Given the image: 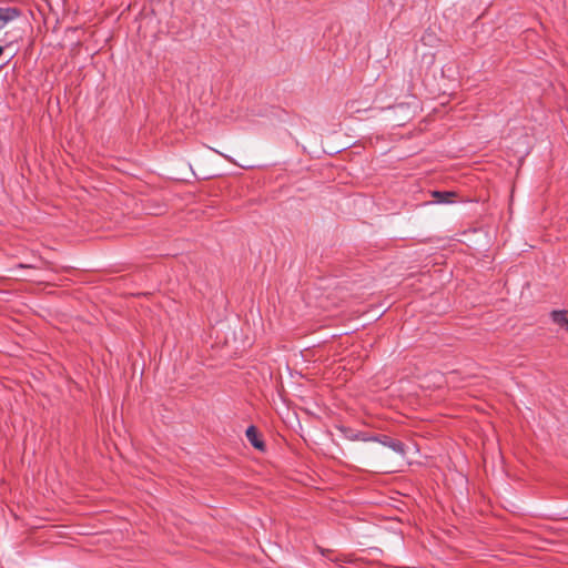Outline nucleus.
<instances>
[{
	"mask_svg": "<svg viewBox=\"0 0 568 568\" xmlns=\"http://www.w3.org/2000/svg\"><path fill=\"white\" fill-rule=\"evenodd\" d=\"M20 16L21 10L17 7H0V30Z\"/></svg>",
	"mask_w": 568,
	"mask_h": 568,
	"instance_id": "obj_1",
	"label": "nucleus"
},
{
	"mask_svg": "<svg viewBox=\"0 0 568 568\" xmlns=\"http://www.w3.org/2000/svg\"><path fill=\"white\" fill-rule=\"evenodd\" d=\"M373 439L377 440V438L375 437ZM378 442L402 456L405 454V446L399 440H394L389 437L384 436L382 439H378Z\"/></svg>",
	"mask_w": 568,
	"mask_h": 568,
	"instance_id": "obj_2",
	"label": "nucleus"
},
{
	"mask_svg": "<svg viewBox=\"0 0 568 568\" xmlns=\"http://www.w3.org/2000/svg\"><path fill=\"white\" fill-rule=\"evenodd\" d=\"M550 316H551V320L554 323L561 326L562 328H565L568 332V311H566V310L552 311Z\"/></svg>",
	"mask_w": 568,
	"mask_h": 568,
	"instance_id": "obj_3",
	"label": "nucleus"
},
{
	"mask_svg": "<svg viewBox=\"0 0 568 568\" xmlns=\"http://www.w3.org/2000/svg\"><path fill=\"white\" fill-rule=\"evenodd\" d=\"M246 437L253 447L257 449H263L264 443L258 438L257 432L254 426H250L246 429Z\"/></svg>",
	"mask_w": 568,
	"mask_h": 568,
	"instance_id": "obj_4",
	"label": "nucleus"
},
{
	"mask_svg": "<svg viewBox=\"0 0 568 568\" xmlns=\"http://www.w3.org/2000/svg\"><path fill=\"white\" fill-rule=\"evenodd\" d=\"M433 195L438 203H449V196L452 195V193L435 191Z\"/></svg>",
	"mask_w": 568,
	"mask_h": 568,
	"instance_id": "obj_5",
	"label": "nucleus"
}]
</instances>
